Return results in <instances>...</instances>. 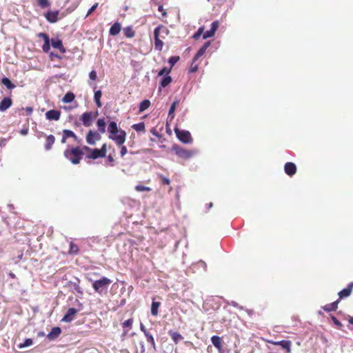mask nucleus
I'll return each mask as SVG.
<instances>
[{
  "label": "nucleus",
  "instance_id": "15",
  "mask_svg": "<svg viewBox=\"0 0 353 353\" xmlns=\"http://www.w3.org/2000/svg\"><path fill=\"white\" fill-rule=\"evenodd\" d=\"M59 14V12L58 10L55 11H48L45 17L48 21L50 23H56L58 21V15Z\"/></svg>",
  "mask_w": 353,
  "mask_h": 353
},
{
  "label": "nucleus",
  "instance_id": "40",
  "mask_svg": "<svg viewBox=\"0 0 353 353\" xmlns=\"http://www.w3.org/2000/svg\"><path fill=\"white\" fill-rule=\"evenodd\" d=\"M178 104V101H174L170 108V110H169V112H168V117H170L172 116V119L174 117V112L176 110V105Z\"/></svg>",
  "mask_w": 353,
  "mask_h": 353
},
{
  "label": "nucleus",
  "instance_id": "54",
  "mask_svg": "<svg viewBox=\"0 0 353 353\" xmlns=\"http://www.w3.org/2000/svg\"><path fill=\"white\" fill-rule=\"evenodd\" d=\"M162 183L165 185H169L170 183V181L169 179L166 178L165 176H161Z\"/></svg>",
  "mask_w": 353,
  "mask_h": 353
},
{
  "label": "nucleus",
  "instance_id": "2",
  "mask_svg": "<svg viewBox=\"0 0 353 353\" xmlns=\"http://www.w3.org/2000/svg\"><path fill=\"white\" fill-rule=\"evenodd\" d=\"M112 282V281L110 279L103 276L100 279L92 282V288L97 293L101 295L105 294L107 293L108 287Z\"/></svg>",
  "mask_w": 353,
  "mask_h": 353
},
{
  "label": "nucleus",
  "instance_id": "12",
  "mask_svg": "<svg viewBox=\"0 0 353 353\" xmlns=\"http://www.w3.org/2000/svg\"><path fill=\"white\" fill-rule=\"evenodd\" d=\"M61 117V112L57 110H50L46 113V118L49 121H58Z\"/></svg>",
  "mask_w": 353,
  "mask_h": 353
},
{
  "label": "nucleus",
  "instance_id": "47",
  "mask_svg": "<svg viewBox=\"0 0 353 353\" xmlns=\"http://www.w3.org/2000/svg\"><path fill=\"white\" fill-rule=\"evenodd\" d=\"M132 323H133V320H132V319H128V320H125V321L122 323V326H123V327H129V328H131V327H132Z\"/></svg>",
  "mask_w": 353,
  "mask_h": 353
},
{
  "label": "nucleus",
  "instance_id": "38",
  "mask_svg": "<svg viewBox=\"0 0 353 353\" xmlns=\"http://www.w3.org/2000/svg\"><path fill=\"white\" fill-rule=\"evenodd\" d=\"M33 344V341L31 339H26L24 342L22 343H20L18 347L20 349H23L27 347H30Z\"/></svg>",
  "mask_w": 353,
  "mask_h": 353
},
{
  "label": "nucleus",
  "instance_id": "29",
  "mask_svg": "<svg viewBox=\"0 0 353 353\" xmlns=\"http://www.w3.org/2000/svg\"><path fill=\"white\" fill-rule=\"evenodd\" d=\"M211 342L216 348H217L218 350H221L222 345H221V339L219 336H212Z\"/></svg>",
  "mask_w": 353,
  "mask_h": 353
},
{
  "label": "nucleus",
  "instance_id": "53",
  "mask_svg": "<svg viewBox=\"0 0 353 353\" xmlns=\"http://www.w3.org/2000/svg\"><path fill=\"white\" fill-rule=\"evenodd\" d=\"M99 150H101V154L102 155L103 157H105V154H106V144L104 143L101 148L99 149Z\"/></svg>",
  "mask_w": 353,
  "mask_h": 353
},
{
  "label": "nucleus",
  "instance_id": "25",
  "mask_svg": "<svg viewBox=\"0 0 353 353\" xmlns=\"http://www.w3.org/2000/svg\"><path fill=\"white\" fill-rule=\"evenodd\" d=\"M74 94L73 92H68L65 95L64 97H63L62 99V102L65 103H71L74 101Z\"/></svg>",
  "mask_w": 353,
  "mask_h": 353
},
{
  "label": "nucleus",
  "instance_id": "43",
  "mask_svg": "<svg viewBox=\"0 0 353 353\" xmlns=\"http://www.w3.org/2000/svg\"><path fill=\"white\" fill-rule=\"evenodd\" d=\"M38 3L42 8H46L50 6L48 0H38Z\"/></svg>",
  "mask_w": 353,
  "mask_h": 353
},
{
  "label": "nucleus",
  "instance_id": "22",
  "mask_svg": "<svg viewBox=\"0 0 353 353\" xmlns=\"http://www.w3.org/2000/svg\"><path fill=\"white\" fill-rule=\"evenodd\" d=\"M55 141V138L52 134H50L47 136L46 141L45 143V149L46 150H50L52 148V145Z\"/></svg>",
  "mask_w": 353,
  "mask_h": 353
},
{
  "label": "nucleus",
  "instance_id": "9",
  "mask_svg": "<svg viewBox=\"0 0 353 353\" xmlns=\"http://www.w3.org/2000/svg\"><path fill=\"white\" fill-rule=\"evenodd\" d=\"M83 125L85 127H89L92 125L93 117L91 112H84L80 118Z\"/></svg>",
  "mask_w": 353,
  "mask_h": 353
},
{
  "label": "nucleus",
  "instance_id": "10",
  "mask_svg": "<svg viewBox=\"0 0 353 353\" xmlns=\"http://www.w3.org/2000/svg\"><path fill=\"white\" fill-rule=\"evenodd\" d=\"M218 27H219V21H213L211 23L210 29L203 33V38L204 39H206L208 38L214 37Z\"/></svg>",
  "mask_w": 353,
  "mask_h": 353
},
{
  "label": "nucleus",
  "instance_id": "45",
  "mask_svg": "<svg viewBox=\"0 0 353 353\" xmlns=\"http://www.w3.org/2000/svg\"><path fill=\"white\" fill-rule=\"evenodd\" d=\"M204 28L200 27L198 30L193 35V38L195 39H198L202 34H203Z\"/></svg>",
  "mask_w": 353,
  "mask_h": 353
},
{
  "label": "nucleus",
  "instance_id": "39",
  "mask_svg": "<svg viewBox=\"0 0 353 353\" xmlns=\"http://www.w3.org/2000/svg\"><path fill=\"white\" fill-rule=\"evenodd\" d=\"M193 268L195 270V269H199V268H202L204 272L206 271V268H207V265L206 263L203 261H198L197 263H196L195 264L193 265Z\"/></svg>",
  "mask_w": 353,
  "mask_h": 353
},
{
  "label": "nucleus",
  "instance_id": "28",
  "mask_svg": "<svg viewBox=\"0 0 353 353\" xmlns=\"http://www.w3.org/2000/svg\"><path fill=\"white\" fill-rule=\"evenodd\" d=\"M89 159H97L99 157H103L101 154V150L97 148L92 149L91 153L87 156Z\"/></svg>",
  "mask_w": 353,
  "mask_h": 353
},
{
  "label": "nucleus",
  "instance_id": "64",
  "mask_svg": "<svg viewBox=\"0 0 353 353\" xmlns=\"http://www.w3.org/2000/svg\"><path fill=\"white\" fill-rule=\"evenodd\" d=\"M66 139H67V138H65L64 135L63 134V135H62V139H61V142L62 143H65V141H66Z\"/></svg>",
  "mask_w": 353,
  "mask_h": 353
},
{
  "label": "nucleus",
  "instance_id": "19",
  "mask_svg": "<svg viewBox=\"0 0 353 353\" xmlns=\"http://www.w3.org/2000/svg\"><path fill=\"white\" fill-rule=\"evenodd\" d=\"M50 43H51V46L54 48L59 49L60 50V52H62V53L65 52V49L63 46V43H62V41L61 40H60L59 39H52Z\"/></svg>",
  "mask_w": 353,
  "mask_h": 353
},
{
  "label": "nucleus",
  "instance_id": "63",
  "mask_svg": "<svg viewBox=\"0 0 353 353\" xmlns=\"http://www.w3.org/2000/svg\"><path fill=\"white\" fill-rule=\"evenodd\" d=\"M83 149L85 151H91L92 149L89 148L88 146H83Z\"/></svg>",
  "mask_w": 353,
  "mask_h": 353
},
{
  "label": "nucleus",
  "instance_id": "42",
  "mask_svg": "<svg viewBox=\"0 0 353 353\" xmlns=\"http://www.w3.org/2000/svg\"><path fill=\"white\" fill-rule=\"evenodd\" d=\"M78 252H79L78 246L76 244L71 243L70 245L69 252L70 254H77Z\"/></svg>",
  "mask_w": 353,
  "mask_h": 353
},
{
  "label": "nucleus",
  "instance_id": "32",
  "mask_svg": "<svg viewBox=\"0 0 353 353\" xmlns=\"http://www.w3.org/2000/svg\"><path fill=\"white\" fill-rule=\"evenodd\" d=\"M1 83L9 90H12L15 88V85L13 84L11 82V81L7 77H3L1 79Z\"/></svg>",
  "mask_w": 353,
  "mask_h": 353
},
{
  "label": "nucleus",
  "instance_id": "20",
  "mask_svg": "<svg viewBox=\"0 0 353 353\" xmlns=\"http://www.w3.org/2000/svg\"><path fill=\"white\" fill-rule=\"evenodd\" d=\"M340 302V299H338L336 301L332 303L327 304L323 307V310L325 312L335 311L338 308V304Z\"/></svg>",
  "mask_w": 353,
  "mask_h": 353
},
{
  "label": "nucleus",
  "instance_id": "48",
  "mask_svg": "<svg viewBox=\"0 0 353 353\" xmlns=\"http://www.w3.org/2000/svg\"><path fill=\"white\" fill-rule=\"evenodd\" d=\"M99 4L98 3H95L88 11L86 17H88L98 7Z\"/></svg>",
  "mask_w": 353,
  "mask_h": 353
},
{
  "label": "nucleus",
  "instance_id": "33",
  "mask_svg": "<svg viewBox=\"0 0 353 353\" xmlns=\"http://www.w3.org/2000/svg\"><path fill=\"white\" fill-rule=\"evenodd\" d=\"M150 105V101L148 99L142 101L139 104V112H142L148 109Z\"/></svg>",
  "mask_w": 353,
  "mask_h": 353
},
{
  "label": "nucleus",
  "instance_id": "52",
  "mask_svg": "<svg viewBox=\"0 0 353 353\" xmlns=\"http://www.w3.org/2000/svg\"><path fill=\"white\" fill-rule=\"evenodd\" d=\"M89 77L91 80H96L97 79V72L96 71L94 70H92L90 73H89Z\"/></svg>",
  "mask_w": 353,
  "mask_h": 353
},
{
  "label": "nucleus",
  "instance_id": "17",
  "mask_svg": "<svg viewBox=\"0 0 353 353\" xmlns=\"http://www.w3.org/2000/svg\"><path fill=\"white\" fill-rule=\"evenodd\" d=\"M61 330L59 327H54L52 328L51 331L48 334L47 338L50 340H54L57 339L61 334Z\"/></svg>",
  "mask_w": 353,
  "mask_h": 353
},
{
  "label": "nucleus",
  "instance_id": "8",
  "mask_svg": "<svg viewBox=\"0 0 353 353\" xmlns=\"http://www.w3.org/2000/svg\"><path fill=\"white\" fill-rule=\"evenodd\" d=\"M101 139V135L94 131L90 130L86 136V141L90 145H94L96 141H99Z\"/></svg>",
  "mask_w": 353,
  "mask_h": 353
},
{
  "label": "nucleus",
  "instance_id": "16",
  "mask_svg": "<svg viewBox=\"0 0 353 353\" xmlns=\"http://www.w3.org/2000/svg\"><path fill=\"white\" fill-rule=\"evenodd\" d=\"M210 43H211L210 41H207L203 44V46L197 51L196 54H195L194 57L193 58V62H195L198 59H199L201 57H202L204 54L206 50L210 46Z\"/></svg>",
  "mask_w": 353,
  "mask_h": 353
},
{
  "label": "nucleus",
  "instance_id": "3",
  "mask_svg": "<svg viewBox=\"0 0 353 353\" xmlns=\"http://www.w3.org/2000/svg\"><path fill=\"white\" fill-rule=\"evenodd\" d=\"M83 154L82 150L78 147L72 148L70 150L67 149L64 151V157L74 165L80 162Z\"/></svg>",
  "mask_w": 353,
  "mask_h": 353
},
{
  "label": "nucleus",
  "instance_id": "4",
  "mask_svg": "<svg viewBox=\"0 0 353 353\" xmlns=\"http://www.w3.org/2000/svg\"><path fill=\"white\" fill-rule=\"evenodd\" d=\"M172 150L175 152V154L183 159H188L191 158L194 154H197L198 151L196 150H188L185 148H183L177 145H174L172 147Z\"/></svg>",
  "mask_w": 353,
  "mask_h": 353
},
{
  "label": "nucleus",
  "instance_id": "58",
  "mask_svg": "<svg viewBox=\"0 0 353 353\" xmlns=\"http://www.w3.org/2000/svg\"><path fill=\"white\" fill-rule=\"evenodd\" d=\"M194 63V62L192 61V68L190 69V72H196L198 70V65H193Z\"/></svg>",
  "mask_w": 353,
  "mask_h": 353
},
{
  "label": "nucleus",
  "instance_id": "50",
  "mask_svg": "<svg viewBox=\"0 0 353 353\" xmlns=\"http://www.w3.org/2000/svg\"><path fill=\"white\" fill-rule=\"evenodd\" d=\"M38 37L43 39L44 41L50 40L49 37L48 36V34L44 33V32L39 33L38 34Z\"/></svg>",
  "mask_w": 353,
  "mask_h": 353
},
{
  "label": "nucleus",
  "instance_id": "51",
  "mask_svg": "<svg viewBox=\"0 0 353 353\" xmlns=\"http://www.w3.org/2000/svg\"><path fill=\"white\" fill-rule=\"evenodd\" d=\"M331 319L333 321V323L338 327H341L342 326V324L334 316H331Z\"/></svg>",
  "mask_w": 353,
  "mask_h": 353
},
{
  "label": "nucleus",
  "instance_id": "57",
  "mask_svg": "<svg viewBox=\"0 0 353 353\" xmlns=\"http://www.w3.org/2000/svg\"><path fill=\"white\" fill-rule=\"evenodd\" d=\"M25 110L28 115H30L32 113L33 109L31 107H26Z\"/></svg>",
  "mask_w": 353,
  "mask_h": 353
},
{
  "label": "nucleus",
  "instance_id": "5",
  "mask_svg": "<svg viewBox=\"0 0 353 353\" xmlns=\"http://www.w3.org/2000/svg\"><path fill=\"white\" fill-rule=\"evenodd\" d=\"M162 31L165 34L168 33V30L163 26H159L154 30V39L155 49L159 51H161L163 46V42L160 39V32Z\"/></svg>",
  "mask_w": 353,
  "mask_h": 353
},
{
  "label": "nucleus",
  "instance_id": "62",
  "mask_svg": "<svg viewBox=\"0 0 353 353\" xmlns=\"http://www.w3.org/2000/svg\"><path fill=\"white\" fill-rule=\"evenodd\" d=\"M108 161L109 162H113V161H114V159H113V157H112L111 155H109V156L108 157Z\"/></svg>",
  "mask_w": 353,
  "mask_h": 353
},
{
  "label": "nucleus",
  "instance_id": "41",
  "mask_svg": "<svg viewBox=\"0 0 353 353\" xmlns=\"http://www.w3.org/2000/svg\"><path fill=\"white\" fill-rule=\"evenodd\" d=\"M179 60V57L172 56L169 58L168 63L170 64L172 68Z\"/></svg>",
  "mask_w": 353,
  "mask_h": 353
},
{
  "label": "nucleus",
  "instance_id": "56",
  "mask_svg": "<svg viewBox=\"0 0 353 353\" xmlns=\"http://www.w3.org/2000/svg\"><path fill=\"white\" fill-rule=\"evenodd\" d=\"M140 330L141 332H143L144 335H145V333H149V332L147 331L145 327L144 326V325L143 323L140 324Z\"/></svg>",
  "mask_w": 353,
  "mask_h": 353
},
{
  "label": "nucleus",
  "instance_id": "46",
  "mask_svg": "<svg viewBox=\"0 0 353 353\" xmlns=\"http://www.w3.org/2000/svg\"><path fill=\"white\" fill-rule=\"evenodd\" d=\"M50 41H46L42 46V50L45 52H48L50 48Z\"/></svg>",
  "mask_w": 353,
  "mask_h": 353
},
{
  "label": "nucleus",
  "instance_id": "14",
  "mask_svg": "<svg viewBox=\"0 0 353 353\" xmlns=\"http://www.w3.org/2000/svg\"><path fill=\"white\" fill-rule=\"evenodd\" d=\"M284 170L285 172L288 176H292L294 175L296 172V166L294 163L292 162H288L284 165Z\"/></svg>",
  "mask_w": 353,
  "mask_h": 353
},
{
  "label": "nucleus",
  "instance_id": "24",
  "mask_svg": "<svg viewBox=\"0 0 353 353\" xmlns=\"http://www.w3.org/2000/svg\"><path fill=\"white\" fill-rule=\"evenodd\" d=\"M275 345H281L283 349L286 350L288 352L291 351V342L290 341H280L274 343Z\"/></svg>",
  "mask_w": 353,
  "mask_h": 353
},
{
  "label": "nucleus",
  "instance_id": "36",
  "mask_svg": "<svg viewBox=\"0 0 353 353\" xmlns=\"http://www.w3.org/2000/svg\"><path fill=\"white\" fill-rule=\"evenodd\" d=\"M63 134L65 137V138H70V137H72L73 138L75 141L77 140V137L76 136V134L70 130H63Z\"/></svg>",
  "mask_w": 353,
  "mask_h": 353
},
{
  "label": "nucleus",
  "instance_id": "60",
  "mask_svg": "<svg viewBox=\"0 0 353 353\" xmlns=\"http://www.w3.org/2000/svg\"><path fill=\"white\" fill-rule=\"evenodd\" d=\"M50 57L52 59L53 57H56L58 59H61V57L56 53H54V52H50Z\"/></svg>",
  "mask_w": 353,
  "mask_h": 353
},
{
  "label": "nucleus",
  "instance_id": "34",
  "mask_svg": "<svg viewBox=\"0 0 353 353\" xmlns=\"http://www.w3.org/2000/svg\"><path fill=\"white\" fill-rule=\"evenodd\" d=\"M172 81V79L169 75L164 76L161 81V86L165 88Z\"/></svg>",
  "mask_w": 353,
  "mask_h": 353
},
{
  "label": "nucleus",
  "instance_id": "61",
  "mask_svg": "<svg viewBox=\"0 0 353 353\" xmlns=\"http://www.w3.org/2000/svg\"><path fill=\"white\" fill-rule=\"evenodd\" d=\"M28 132V129H23L21 130V134H23V135H26Z\"/></svg>",
  "mask_w": 353,
  "mask_h": 353
},
{
  "label": "nucleus",
  "instance_id": "26",
  "mask_svg": "<svg viewBox=\"0 0 353 353\" xmlns=\"http://www.w3.org/2000/svg\"><path fill=\"white\" fill-rule=\"evenodd\" d=\"M97 125L98 130L101 133H104L105 132L106 123L104 119H99L97 121Z\"/></svg>",
  "mask_w": 353,
  "mask_h": 353
},
{
  "label": "nucleus",
  "instance_id": "11",
  "mask_svg": "<svg viewBox=\"0 0 353 353\" xmlns=\"http://www.w3.org/2000/svg\"><path fill=\"white\" fill-rule=\"evenodd\" d=\"M79 280L76 278V281H70L68 286L73 293H77L80 295L83 294V290L79 285Z\"/></svg>",
  "mask_w": 353,
  "mask_h": 353
},
{
  "label": "nucleus",
  "instance_id": "49",
  "mask_svg": "<svg viewBox=\"0 0 353 353\" xmlns=\"http://www.w3.org/2000/svg\"><path fill=\"white\" fill-rule=\"evenodd\" d=\"M136 190L139 192L150 190V188L144 185H138L135 187Z\"/></svg>",
  "mask_w": 353,
  "mask_h": 353
},
{
  "label": "nucleus",
  "instance_id": "31",
  "mask_svg": "<svg viewBox=\"0 0 353 353\" xmlns=\"http://www.w3.org/2000/svg\"><path fill=\"white\" fill-rule=\"evenodd\" d=\"M123 33L124 35L127 38H132L134 37V31L133 30L132 28L130 26H128L123 29Z\"/></svg>",
  "mask_w": 353,
  "mask_h": 353
},
{
  "label": "nucleus",
  "instance_id": "37",
  "mask_svg": "<svg viewBox=\"0 0 353 353\" xmlns=\"http://www.w3.org/2000/svg\"><path fill=\"white\" fill-rule=\"evenodd\" d=\"M145 336L146 337L147 341L151 344L154 350H156V344L153 336L149 332L145 333Z\"/></svg>",
  "mask_w": 353,
  "mask_h": 353
},
{
  "label": "nucleus",
  "instance_id": "13",
  "mask_svg": "<svg viewBox=\"0 0 353 353\" xmlns=\"http://www.w3.org/2000/svg\"><path fill=\"white\" fill-rule=\"evenodd\" d=\"M352 288L353 282H351L347 285V288L341 290L338 294L339 296V299H340V301L344 298L348 297L352 293Z\"/></svg>",
  "mask_w": 353,
  "mask_h": 353
},
{
  "label": "nucleus",
  "instance_id": "21",
  "mask_svg": "<svg viewBox=\"0 0 353 353\" xmlns=\"http://www.w3.org/2000/svg\"><path fill=\"white\" fill-rule=\"evenodd\" d=\"M121 29V24L119 22H115L110 28L109 34L112 36L117 35Z\"/></svg>",
  "mask_w": 353,
  "mask_h": 353
},
{
  "label": "nucleus",
  "instance_id": "44",
  "mask_svg": "<svg viewBox=\"0 0 353 353\" xmlns=\"http://www.w3.org/2000/svg\"><path fill=\"white\" fill-rule=\"evenodd\" d=\"M171 71V68H168L167 67L163 68L158 73L159 76H163L164 74L168 75Z\"/></svg>",
  "mask_w": 353,
  "mask_h": 353
},
{
  "label": "nucleus",
  "instance_id": "30",
  "mask_svg": "<svg viewBox=\"0 0 353 353\" xmlns=\"http://www.w3.org/2000/svg\"><path fill=\"white\" fill-rule=\"evenodd\" d=\"M101 95H102V92L101 90H97L94 92V100L98 108H101L102 106V103L100 100Z\"/></svg>",
  "mask_w": 353,
  "mask_h": 353
},
{
  "label": "nucleus",
  "instance_id": "1",
  "mask_svg": "<svg viewBox=\"0 0 353 353\" xmlns=\"http://www.w3.org/2000/svg\"><path fill=\"white\" fill-rule=\"evenodd\" d=\"M109 139L114 141L118 145H121L125 141L126 133L124 130L119 129L115 121H110L108 126Z\"/></svg>",
  "mask_w": 353,
  "mask_h": 353
},
{
  "label": "nucleus",
  "instance_id": "6",
  "mask_svg": "<svg viewBox=\"0 0 353 353\" xmlns=\"http://www.w3.org/2000/svg\"><path fill=\"white\" fill-rule=\"evenodd\" d=\"M177 138L183 143L188 144L192 142V138L189 131L185 130L174 129Z\"/></svg>",
  "mask_w": 353,
  "mask_h": 353
},
{
  "label": "nucleus",
  "instance_id": "18",
  "mask_svg": "<svg viewBox=\"0 0 353 353\" xmlns=\"http://www.w3.org/2000/svg\"><path fill=\"white\" fill-rule=\"evenodd\" d=\"M12 100L8 97L3 98L0 102V111L3 112L12 105Z\"/></svg>",
  "mask_w": 353,
  "mask_h": 353
},
{
  "label": "nucleus",
  "instance_id": "7",
  "mask_svg": "<svg viewBox=\"0 0 353 353\" xmlns=\"http://www.w3.org/2000/svg\"><path fill=\"white\" fill-rule=\"evenodd\" d=\"M79 308L76 309L70 307L68 310L65 314L62 319V321L65 323H70L74 319V315L76 314L82 308V304L79 302Z\"/></svg>",
  "mask_w": 353,
  "mask_h": 353
},
{
  "label": "nucleus",
  "instance_id": "35",
  "mask_svg": "<svg viewBox=\"0 0 353 353\" xmlns=\"http://www.w3.org/2000/svg\"><path fill=\"white\" fill-rule=\"evenodd\" d=\"M132 128L136 130L137 132H144L145 130V123L143 122H140L136 124H134Z\"/></svg>",
  "mask_w": 353,
  "mask_h": 353
},
{
  "label": "nucleus",
  "instance_id": "23",
  "mask_svg": "<svg viewBox=\"0 0 353 353\" xmlns=\"http://www.w3.org/2000/svg\"><path fill=\"white\" fill-rule=\"evenodd\" d=\"M168 334L174 341L175 343H179V341H181L183 339L181 334H179L177 332H174L172 330H170L168 332Z\"/></svg>",
  "mask_w": 353,
  "mask_h": 353
},
{
  "label": "nucleus",
  "instance_id": "55",
  "mask_svg": "<svg viewBox=\"0 0 353 353\" xmlns=\"http://www.w3.org/2000/svg\"><path fill=\"white\" fill-rule=\"evenodd\" d=\"M127 152V148L124 145H122L120 151L121 156L123 157L125 154H126Z\"/></svg>",
  "mask_w": 353,
  "mask_h": 353
},
{
  "label": "nucleus",
  "instance_id": "59",
  "mask_svg": "<svg viewBox=\"0 0 353 353\" xmlns=\"http://www.w3.org/2000/svg\"><path fill=\"white\" fill-rule=\"evenodd\" d=\"M158 10H159V12H162V14H163V16H165V15H166V12L164 11V9H163V6H161H161H159V7H158Z\"/></svg>",
  "mask_w": 353,
  "mask_h": 353
},
{
  "label": "nucleus",
  "instance_id": "27",
  "mask_svg": "<svg viewBox=\"0 0 353 353\" xmlns=\"http://www.w3.org/2000/svg\"><path fill=\"white\" fill-rule=\"evenodd\" d=\"M161 305V303L153 301L151 305V314L152 316H157L159 313V307Z\"/></svg>",
  "mask_w": 353,
  "mask_h": 353
}]
</instances>
